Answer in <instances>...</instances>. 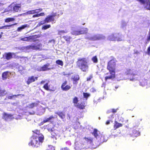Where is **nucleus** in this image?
I'll list each match as a JSON object with an SVG mask.
<instances>
[{"label":"nucleus","mask_w":150,"mask_h":150,"mask_svg":"<svg viewBox=\"0 0 150 150\" xmlns=\"http://www.w3.org/2000/svg\"><path fill=\"white\" fill-rule=\"evenodd\" d=\"M83 98H86V100H87L88 98L90 96V94L87 93L85 92L83 93Z\"/></svg>","instance_id":"ea45409f"},{"label":"nucleus","mask_w":150,"mask_h":150,"mask_svg":"<svg viewBox=\"0 0 150 150\" xmlns=\"http://www.w3.org/2000/svg\"><path fill=\"white\" fill-rule=\"evenodd\" d=\"M110 120H107L105 122V124L107 125H109L110 123Z\"/></svg>","instance_id":"bf43d9fd"},{"label":"nucleus","mask_w":150,"mask_h":150,"mask_svg":"<svg viewBox=\"0 0 150 150\" xmlns=\"http://www.w3.org/2000/svg\"><path fill=\"white\" fill-rule=\"evenodd\" d=\"M107 140V139L106 137L104 135H101L100 137V139L99 141L100 143H102L104 142H106Z\"/></svg>","instance_id":"bb28decb"},{"label":"nucleus","mask_w":150,"mask_h":150,"mask_svg":"<svg viewBox=\"0 0 150 150\" xmlns=\"http://www.w3.org/2000/svg\"><path fill=\"white\" fill-rule=\"evenodd\" d=\"M70 115L69 114H67V119H69V120L70 118Z\"/></svg>","instance_id":"13d9d810"},{"label":"nucleus","mask_w":150,"mask_h":150,"mask_svg":"<svg viewBox=\"0 0 150 150\" xmlns=\"http://www.w3.org/2000/svg\"><path fill=\"white\" fill-rule=\"evenodd\" d=\"M26 13L27 14H32L35 13L34 10H30L27 11Z\"/></svg>","instance_id":"a18cd8bd"},{"label":"nucleus","mask_w":150,"mask_h":150,"mask_svg":"<svg viewBox=\"0 0 150 150\" xmlns=\"http://www.w3.org/2000/svg\"><path fill=\"white\" fill-rule=\"evenodd\" d=\"M79 75H76L74 76L72 78L73 84H77L78 83L77 81L79 79Z\"/></svg>","instance_id":"393cba45"},{"label":"nucleus","mask_w":150,"mask_h":150,"mask_svg":"<svg viewBox=\"0 0 150 150\" xmlns=\"http://www.w3.org/2000/svg\"><path fill=\"white\" fill-rule=\"evenodd\" d=\"M13 56H15V54L14 53L11 52H5L3 55L2 58L7 60H9L12 59Z\"/></svg>","instance_id":"9b49d317"},{"label":"nucleus","mask_w":150,"mask_h":150,"mask_svg":"<svg viewBox=\"0 0 150 150\" xmlns=\"http://www.w3.org/2000/svg\"><path fill=\"white\" fill-rule=\"evenodd\" d=\"M55 114L58 115L63 120L64 119L65 120L66 116L64 112L62 111L57 112H55Z\"/></svg>","instance_id":"f3484780"},{"label":"nucleus","mask_w":150,"mask_h":150,"mask_svg":"<svg viewBox=\"0 0 150 150\" xmlns=\"http://www.w3.org/2000/svg\"><path fill=\"white\" fill-rule=\"evenodd\" d=\"M6 91L5 90L0 89V96H4L6 94Z\"/></svg>","instance_id":"a19ab883"},{"label":"nucleus","mask_w":150,"mask_h":150,"mask_svg":"<svg viewBox=\"0 0 150 150\" xmlns=\"http://www.w3.org/2000/svg\"><path fill=\"white\" fill-rule=\"evenodd\" d=\"M37 103H32L29 105L28 107L29 108H33L37 106Z\"/></svg>","instance_id":"e433bc0d"},{"label":"nucleus","mask_w":150,"mask_h":150,"mask_svg":"<svg viewBox=\"0 0 150 150\" xmlns=\"http://www.w3.org/2000/svg\"><path fill=\"white\" fill-rule=\"evenodd\" d=\"M98 130L96 129H93V132L92 133V134L94 136V137L97 138L98 136Z\"/></svg>","instance_id":"473e14b6"},{"label":"nucleus","mask_w":150,"mask_h":150,"mask_svg":"<svg viewBox=\"0 0 150 150\" xmlns=\"http://www.w3.org/2000/svg\"><path fill=\"white\" fill-rule=\"evenodd\" d=\"M42 47V44L41 43L37 42L36 44L29 45L28 46L29 49L33 50H38Z\"/></svg>","instance_id":"1a4fd4ad"},{"label":"nucleus","mask_w":150,"mask_h":150,"mask_svg":"<svg viewBox=\"0 0 150 150\" xmlns=\"http://www.w3.org/2000/svg\"><path fill=\"white\" fill-rule=\"evenodd\" d=\"M50 65L49 63H47L42 67H38L37 69V70L38 71H45L51 69L50 68H48Z\"/></svg>","instance_id":"f8f14e48"},{"label":"nucleus","mask_w":150,"mask_h":150,"mask_svg":"<svg viewBox=\"0 0 150 150\" xmlns=\"http://www.w3.org/2000/svg\"><path fill=\"white\" fill-rule=\"evenodd\" d=\"M47 129L49 132H50L51 138L56 140L57 136L59 135V131L56 129H55L53 127L51 128L48 127L47 128Z\"/></svg>","instance_id":"423d86ee"},{"label":"nucleus","mask_w":150,"mask_h":150,"mask_svg":"<svg viewBox=\"0 0 150 150\" xmlns=\"http://www.w3.org/2000/svg\"><path fill=\"white\" fill-rule=\"evenodd\" d=\"M45 82V81L44 80H42L40 83V84H42Z\"/></svg>","instance_id":"680f3d73"},{"label":"nucleus","mask_w":150,"mask_h":150,"mask_svg":"<svg viewBox=\"0 0 150 150\" xmlns=\"http://www.w3.org/2000/svg\"><path fill=\"white\" fill-rule=\"evenodd\" d=\"M71 85H67V81H65L62 83L61 87L63 91H67L71 88Z\"/></svg>","instance_id":"9d476101"},{"label":"nucleus","mask_w":150,"mask_h":150,"mask_svg":"<svg viewBox=\"0 0 150 150\" xmlns=\"http://www.w3.org/2000/svg\"><path fill=\"white\" fill-rule=\"evenodd\" d=\"M147 53L148 54L150 55V45L148 48Z\"/></svg>","instance_id":"8fccbe9b"},{"label":"nucleus","mask_w":150,"mask_h":150,"mask_svg":"<svg viewBox=\"0 0 150 150\" xmlns=\"http://www.w3.org/2000/svg\"><path fill=\"white\" fill-rule=\"evenodd\" d=\"M78 67L83 71L86 72L88 69V66L86 58H79L77 62Z\"/></svg>","instance_id":"7ed1b4c3"},{"label":"nucleus","mask_w":150,"mask_h":150,"mask_svg":"<svg viewBox=\"0 0 150 150\" xmlns=\"http://www.w3.org/2000/svg\"><path fill=\"white\" fill-rule=\"evenodd\" d=\"M29 27V25L27 24L23 25H21V27L18 28L17 30L18 31H21L22 30L25 29L26 27Z\"/></svg>","instance_id":"cd10ccee"},{"label":"nucleus","mask_w":150,"mask_h":150,"mask_svg":"<svg viewBox=\"0 0 150 150\" xmlns=\"http://www.w3.org/2000/svg\"><path fill=\"white\" fill-rule=\"evenodd\" d=\"M3 34V33L2 32H1V34L0 35V38H1L2 37V34Z\"/></svg>","instance_id":"69168bd1"},{"label":"nucleus","mask_w":150,"mask_h":150,"mask_svg":"<svg viewBox=\"0 0 150 150\" xmlns=\"http://www.w3.org/2000/svg\"><path fill=\"white\" fill-rule=\"evenodd\" d=\"M56 63L58 65H60L61 66H63V62L61 60H58L56 61Z\"/></svg>","instance_id":"79ce46f5"},{"label":"nucleus","mask_w":150,"mask_h":150,"mask_svg":"<svg viewBox=\"0 0 150 150\" xmlns=\"http://www.w3.org/2000/svg\"><path fill=\"white\" fill-rule=\"evenodd\" d=\"M44 137L43 135L36 136L33 134L31 137V140L28 144L33 147H37L42 144L44 140Z\"/></svg>","instance_id":"f03ea898"},{"label":"nucleus","mask_w":150,"mask_h":150,"mask_svg":"<svg viewBox=\"0 0 150 150\" xmlns=\"http://www.w3.org/2000/svg\"><path fill=\"white\" fill-rule=\"evenodd\" d=\"M45 14L44 12L41 13L39 14H38V17L40 16H45Z\"/></svg>","instance_id":"3c124183"},{"label":"nucleus","mask_w":150,"mask_h":150,"mask_svg":"<svg viewBox=\"0 0 150 150\" xmlns=\"http://www.w3.org/2000/svg\"><path fill=\"white\" fill-rule=\"evenodd\" d=\"M34 12L35 13H38L39 12H41L42 10V9L41 8H38V9H36L35 10H34Z\"/></svg>","instance_id":"49530a36"},{"label":"nucleus","mask_w":150,"mask_h":150,"mask_svg":"<svg viewBox=\"0 0 150 150\" xmlns=\"http://www.w3.org/2000/svg\"><path fill=\"white\" fill-rule=\"evenodd\" d=\"M112 112L113 113H115L116 112L117 109H112L111 110Z\"/></svg>","instance_id":"6e6d98bb"},{"label":"nucleus","mask_w":150,"mask_h":150,"mask_svg":"<svg viewBox=\"0 0 150 150\" xmlns=\"http://www.w3.org/2000/svg\"><path fill=\"white\" fill-rule=\"evenodd\" d=\"M12 12L11 9V8H9L8 6L7 8L5 9L4 11V12Z\"/></svg>","instance_id":"de8ad7c7"},{"label":"nucleus","mask_w":150,"mask_h":150,"mask_svg":"<svg viewBox=\"0 0 150 150\" xmlns=\"http://www.w3.org/2000/svg\"><path fill=\"white\" fill-rule=\"evenodd\" d=\"M32 132L34 134H35L36 136H41L40 135V133L39 130L38 129H35L34 130H33Z\"/></svg>","instance_id":"c9c22d12"},{"label":"nucleus","mask_w":150,"mask_h":150,"mask_svg":"<svg viewBox=\"0 0 150 150\" xmlns=\"http://www.w3.org/2000/svg\"><path fill=\"white\" fill-rule=\"evenodd\" d=\"M150 82V81L148 80L144 79H142L140 81V85L142 86H144L148 84V83H149Z\"/></svg>","instance_id":"412c9836"},{"label":"nucleus","mask_w":150,"mask_h":150,"mask_svg":"<svg viewBox=\"0 0 150 150\" xmlns=\"http://www.w3.org/2000/svg\"><path fill=\"white\" fill-rule=\"evenodd\" d=\"M122 124L119 123L117 122V121L115 120L113 126V128L115 130L120 127H122Z\"/></svg>","instance_id":"aec40b11"},{"label":"nucleus","mask_w":150,"mask_h":150,"mask_svg":"<svg viewBox=\"0 0 150 150\" xmlns=\"http://www.w3.org/2000/svg\"><path fill=\"white\" fill-rule=\"evenodd\" d=\"M108 39L110 41H117L122 40V36L119 33L116 34H112L109 35L108 37Z\"/></svg>","instance_id":"39448f33"},{"label":"nucleus","mask_w":150,"mask_h":150,"mask_svg":"<svg viewBox=\"0 0 150 150\" xmlns=\"http://www.w3.org/2000/svg\"><path fill=\"white\" fill-rule=\"evenodd\" d=\"M15 20V19L13 18H6L4 21L6 23H9L10 22L13 21Z\"/></svg>","instance_id":"72a5a7b5"},{"label":"nucleus","mask_w":150,"mask_h":150,"mask_svg":"<svg viewBox=\"0 0 150 150\" xmlns=\"http://www.w3.org/2000/svg\"><path fill=\"white\" fill-rule=\"evenodd\" d=\"M63 38L65 40L68 44H69L70 42V40L71 39V37L68 35H65L63 36Z\"/></svg>","instance_id":"c85d7f7f"},{"label":"nucleus","mask_w":150,"mask_h":150,"mask_svg":"<svg viewBox=\"0 0 150 150\" xmlns=\"http://www.w3.org/2000/svg\"><path fill=\"white\" fill-rule=\"evenodd\" d=\"M21 95V94H17V95H13L11 96H8V97H7V98L8 99H13V98L16 97H17L18 96H20Z\"/></svg>","instance_id":"58836bf2"},{"label":"nucleus","mask_w":150,"mask_h":150,"mask_svg":"<svg viewBox=\"0 0 150 150\" xmlns=\"http://www.w3.org/2000/svg\"><path fill=\"white\" fill-rule=\"evenodd\" d=\"M54 118V117L53 115L51 116L49 118H47L46 119L43 120V123H46L49 122L51 120Z\"/></svg>","instance_id":"2f4dec72"},{"label":"nucleus","mask_w":150,"mask_h":150,"mask_svg":"<svg viewBox=\"0 0 150 150\" xmlns=\"http://www.w3.org/2000/svg\"><path fill=\"white\" fill-rule=\"evenodd\" d=\"M33 18L38 17V14H37L33 15Z\"/></svg>","instance_id":"052dcab7"},{"label":"nucleus","mask_w":150,"mask_h":150,"mask_svg":"<svg viewBox=\"0 0 150 150\" xmlns=\"http://www.w3.org/2000/svg\"><path fill=\"white\" fill-rule=\"evenodd\" d=\"M125 74L127 75H132L133 76H135L137 75V74L133 73L132 70L130 69H127L125 71Z\"/></svg>","instance_id":"a878e982"},{"label":"nucleus","mask_w":150,"mask_h":150,"mask_svg":"<svg viewBox=\"0 0 150 150\" xmlns=\"http://www.w3.org/2000/svg\"><path fill=\"white\" fill-rule=\"evenodd\" d=\"M52 148V147L51 146H49V147H48V150H50V149H51V148Z\"/></svg>","instance_id":"0e129e2a"},{"label":"nucleus","mask_w":150,"mask_h":150,"mask_svg":"<svg viewBox=\"0 0 150 150\" xmlns=\"http://www.w3.org/2000/svg\"><path fill=\"white\" fill-rule=\"evenodd\" d=\"M29 36L25 37L23 38H22L21 39V40L25 41H29Z\"/></svg>","instance_id":"c03bdc74"},{"label":"nucleus","mask_w":150,"mask_h":150,"mask_svg":"<svg viewBox=\"0 0 150 150\" xmlns=\"http://www.w3.org/2000/svg\"><path fill=\"white\" fill-rule=\"evenodd\" d=\"M134 78L131 79H130V81H133L134 80Z\"/></svg>","instance_id":"338daca9"},{"label":"nucleus","mask_w":150,"mask_h":150,"mask_svg":"<svg viewBox=\"0 0 150 150\" xmlns=\"http://www.w3.org/2000/svg\"><path fill=\"white\" fill-rule=\"evenodd\" d=\"M29 36V41H31L33 42L39 41L38 38L40 37L41 35L40 34L30 35Z\"/></svg>","instance_id":"4468645a"},{"label":"nucleus","mask_w":150,"mask_h":150,"mask_svg":"<svg viewBox=\"0 0 150 150\" xmlns=\"http://www.w3.org/2000/svg\"><path fill=\"white\" fill-rule=\"evenodd\" d=\"M78 102V98L76 97H75L73 99V102L75 105H77Z\"/></svg>","instance_id":"4c0bfd02"},{"label":"nucleus","mask_w":150,"mask_h":150,"mask_svg":"<svg viewBox=\"0 0 150 150\" xmlns=\"http://www.w3.org/2000/svg\"><path fill=\"white\" fill-rule=\"evenodd\" d=\"M18 71L20 72L24 70V69L21 66H20L18 67Z\"/></svg>","instance_id":"09e8293b"},{"label":"nucleus","mask_w":150,"mask_h":150,"mask_svg":"<svg viewBox=\"0 0 150 150\" xmlns=\"http://www.w3.org/2000/svg\"><path fill=\"white\" fill-rule=\"evenodd\" d=\"M75 106L80 110H83L85 109L86 105L84 102H82L80 103H78L77 105H75Z\"/></svg>","instance_id":"6ab92c4d"},{"label":"nucleus","mask_w":150,"mask_h":150,"mask_svg":"<svg viewBox=\"0 0 150 150\" xmlns=\"http://www.w3.org/2000/svg\"><path fill=\"white\" fill-rule=\"evenodd\" d=\"M43 88L45 90L50 91H54L55 89V88L54 86L52 87V88L50 89V86L49 85V83L48 82L46 83L43 85Z\"/></svg>","instance_id":"2eb2a0df"},{"label":"nucleus","mask_w":150,"mask_h":150,"mask_svg":"<svg viewBox=\"0 0 150 150\" xmlns=\"http://www.w3.org/2000/svg\"><path fill=\"white\" fill-rule=\"evenodd\" d=\"M22 96H24V95H22Z\"/></svg>","instance_id":"774afa93"},{"label":"nucleus","mask_w":150,"mask_h":150,"mask_svg":"<svg viewBox=\"0 0 150 150\" xmlns=\"http://www.w3.org/2000/svg\"><path fill=\"white\" fill-rule=\"evenodd\" d=\"M60 150H70L69 148L67 147H65L61 148Z\"/></svg>","instance_id":"4d7b16f0"},{"label":"nucleus","mask_w":150,"mask_h":150,"mask_svg":"<svg viewBox=\"0 0 150 150\" xmlns=\"http://www.w3.org/2000/svg\"><path fill=\"white\" fill-rule=\"evenodd\" d=\"M8 72L6 71L4 72L2 74V77L3 80H6L7 79V75L8 74Z\"/></svg>","instance_id":"7c9ffc66"},{"label":"nucleus","mask_w":150,"mask_h":150,"mask_svg":"<svg viewBox=\"0 0 150 150\" xmlns=\"http://www.w3.org/2000/svg\"><path fill=\"white\" fill-rule=\"evenodd\" d=\"M51 27L50 25H44L42 27V29L43 30H46Z\"/></svg>","instance_id":"37998d69"},{"label":"nucleus","mask_w":150,"mask_h":150,"mask_svg":"<svg viewBox=\"0 0 150 150\" xmlns=\"http://www.w3.org/2000/svg\"><path fill=\"white\" fill-rule=\"evenodd\" d=\"M13 115L11 114L4 113L3 114L2 118L5 120H6L10 118Z\"/></svg>","instance_id":"4be33fe9"},{"label":"nucleus","mask_w":150,"mask_h":150,"mask_svg":"<svg viewBox=\"0 0 150 150\" xmlns=\"http://www.w3.org/2000/svg\"><path fill=\"white\" fill-rule=\"evenodd\" d=\"M38 77H35L33 76H30L28 77V79L26 82L28 85H29L31 83L35 82L38 80Z\"/></svg>","instance_id":"ddd939ff"},{"label":"nucleus","mask_w":150,"mask_h":150,"mask_svg":"<svg viewBox=\"0 0 150 150\" xmlns=\"http://www.w3.org/2000/svg\"><path fill=\"white\" fill-rule=\"evenodd\" d=\"M83 139L85 140L88 143L90 144H92L93 142V138L92 137H85Z\"/></svg>","instance_id":"5701e85b"},{"label":"nucleus","mask_w":150,"mask_h":150,"mask_svg":"<svg viewBox=\"0 0 150 150\" xmlns=\"http://www.w3.org/2000/svg\"><path fill=\"white\" fill-rule=\"evenodd\" d=\"M116 61L115 59H112L108 62L107 69L108 70L109 73H106L105 74L108 75L109 73L110 75L105 77V81H106L109 79L113 80L115 78Z\"/></svg>","instance_id":"f257e3e1"},{"label":"nucleus","mask_w":150,"mask_h":150,"mask_svg":"<svg viewBox=\"0 0 150 150\" xmlns=\"http://www.w3.org/2000/svg\"><path fill=\"white\" fill-rule=\"evenodd\" d=\"M93 77L92 75H91L89 76V77H88L87 78V81H90L91 79Z\"/></svg>","instance_id":"5fc2aeb1"},{"label":"nucleus","mask_w":150,"mask_h":150,"mask_svg":"<svg viewBox=\"0 0 150 150\" xmlns=\"http://www.w3.org/2000/svg\"><path fill=\"white\" fill-rule=\"evenodd\" d=\"M21 3L17 4L16 2H12L8 6L9 8H11V11L13 12H18L20 11L21 9Z\"/></svg>","instance_id":"20e7f679"},{"label":"nucleus","mask_w":150,"mask_h":150,"mask_svg":"<svg viewBox=\"0 0 150 150\" xmlns=\"http://www.w3.org/2000/svg\"><path fill=\"white\" fill-rule=\"evenodd\" d=\"M88 29L86 28H82L80 30H74L72 32V35H80L87 34L88 31Z\"/></svg>","instance_id":"0eeeda50"},{"label":"nucleus","mask_w":150,"mask_h":150,"mask_svg":"<svg viewBox=\"0 0 150 150\" xmlns=\"http://www.w3.org/2000/svg\"><path fill=\"white\" fill-rule=\"evenodd\" d=\"M17 24V23H15L13 24H11L8 25H6L4 26H2L0 27V29L5 28L6 29H9L10 27H11L12 26L14 25H16Z\"/></svg>","instance_id":"c756f323"},{"label":"nucleus","mask_w":150,"mask_h":150,"mask_svg":"<svg viewBox=\"0 0 150 150\" xmlns=\"http://www.w3.org/2000/svg\"><path fill=\"white\" fill-rule=\"evenodd\" d=\"M57 15V13H54L52 15H48L47 16L44 20L40 22L41 24H44L46 23L53 21L54 20V17Z\"/></svg>","instance_id":"6e6552de"},{"label":"nucleus","mask_w":150,"mask_h":150,"mask_svg":"<svg viewBox=\"0 0 150 150\" xmlns=\"http://www.w3.org/2000/svg\"><path fill=\"white\" fill-rule=\"evenodd\" d=\"M137 1L140 2L143 4H144L146 3V4L147 8L150 10V1L149 0H137Z\"/></svg>","instance_id":"dca6fc26"},{"label":"nucleus","mask_w":150,"mask_h":150,"mask_svg":"<svg viewBox=\"0 0 150 150\" xmlns=\"http://www.w3.org/2000/svg\"><path fill=\"white\" fill-rule=\"evenodd\" d=\"M65 33V31L63 30L59 31L58 32V34H61L64 33Z\"/></svg>","instance_id":"864d4df0"},{"label":"nucleus","mask_w":150,"mask_h":150,"mask_svg":"<svg viewBox=\"0 0 150 150\" xmlns=\"http://www.w3.org/2000/svg\"><path fill=\"white\" fill-rule=\"evenodd\" d=\"M91 60L95 63H96L98 62V59L96 56L93 57L91 58Z\"/></svg>","instance_id":"f704fd0d"},{"label":"nucleus","mask_w":150,"mask_h":150,"mask_svg":"<svg viewBox=\"0 0 150 150\" xmlns=\"http://www.w3.org/2000/svg\"><path fill=\"white\" fill-rule=\"evenodd\" d=\"M62 74L64 76H67V75H69L70 74L69 73H67L66 72H63L62 73Z\"/></svg>","instance_id":"603ef678"},{"label":"nucleus","mask_w":150,"mask_h":150,"mask_svg":"<svg viewBox=\"0 0 150 150\" xmlns=\"http://www.w3.org/2000/svg\"><path fill=\"white\" fill-rule=\"evenodd\" d=\"M117 121L124 123V124H125V123H127L128 122V120H125L121 116H119L118 117V119Z\"/></svg>","instance_id":"b1692460"},{"label":"nucleus","mask_w":150,"mask_h":150,"mask_svg":"<svg viewBox=\"0 0 150 150\" xmlns=\"http://www.w3.org/2000/svg\"><path fill=\"white\" fill-rule=\"evenodd\" d=\"M140 134V133L138 129L137 130L135 129H134L132 131V135L133 137H137L139 136Z\"/></svg>","instance_id":"a211bd4d"},{"label":"nucleus","mask_w":150,"mask_h":150,"mask_svg":"<svg viewBox=\"0 0 150 150\" xmlns=\"http://www.w3.org/2000/svg\"><path fill=\"white\" fill-rule=\"evenodd\" d=\"M147 40L149 41L150 40V34H149V36L147 38Z\"/></svg>","instance_id":"e2e57ef3"}]
</instances>
